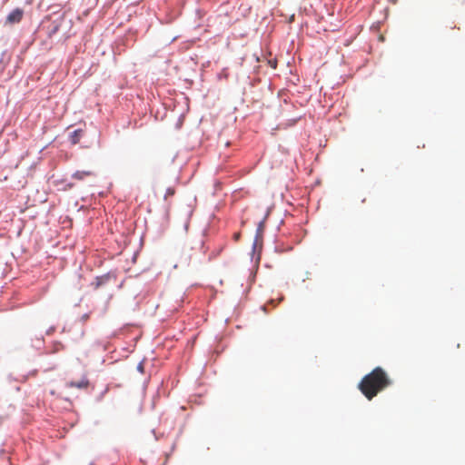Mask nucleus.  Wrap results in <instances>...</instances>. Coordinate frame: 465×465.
<instances>
[{"mask_svg": "<svg viewBox=\"0 0 465 465\" xmlns=\"http://www.w3.org/2000/svg\"><path fill=\"white\" fill-rule=\"evenodd\" d=\"M84 134V130L82 128H77L72 131L68 135V140L72 144H77L80 142Z\"/></svg>", "mask_w": 465, "mask_h": 465, "instance_id": "nucleus-7", "label": "nucleus"}, {"mask_svg": "<svg viewBox=\"0 0 465 465\" xmlns=\"http://www.w3.org/2000/svg\"><path fill=\"white\" fill-rule=\"evenodd\" d=\"M88 465H94V462L91 461Z\"/></svg>", "mask_w": 465, "mask_h": 465, "instance_id": "nucleus-31", "label": "nucleus"}, {"mask_svg": "<svg viewBox=\"0 0 465 465\" xmlns=\"http://www.w3.org/2000/svg\"><path fill=\"white\" fill-rule=\"evenodd\" d=\"M192 214H193V211L191 210V211L188 212V216L191 217Z\"/></svg>", "mask_w": 465, "mask_h": 465, "instance_id": "nucleus-29", "label": "nucleus"}, {"mask_svg": "<svg viewBox=\"0 0 465 465\" xmlns=\"http://www.w3.org/2000/svg\"><path fill=\"white\" fill-rule=\"evenodd\" d=\"M71 26L72 21L66 19L64 15H60L54 19L49 18L43 21L40 25V30L45 33L48 40H51L60 31H64V35H66Z\"/></svg>", "mask_w": 465, "mask_h": 465, "instance_id": "nucleus-2", "label": "nucleus"}, {"mask_svg": "<svg viewBox=\"0 0 465 465\" xmlns=\"http://www.w3.org/2000/svg\"><path fill=\"white\" fill-rule=\"evenodd\" d=\"M203 122V115H202L199 119V123L202 124Z\"/></svg>", "mask_w": 465, "mask_h": 465, "instance_id": "nucleus-28", "label": "nucleus"}, {"mask_svg": "<svg viewBox=\"0 0 465 465\" xmlns=\"http://www.w3.org/2000/svg\"><path fill=\"white\" fill-rule=\"evenodd\" d=\"M84 335V330H82V331H81V336L83 337Z\"/></svg>", "mask_w": 465, "mask_h": 465, "instance_id": "nucleus-30", "label": "nucleus"}, {"mask_svg": "<svg viewBox=\"0 0 465 465\" xmlns=\"http://www.w3.org/2000/svg\"><path fill=\"white\" fill-rule=\"evenodd\" d=\"M56 330V327L54 325H52L50 326L46 331H45V334L50 336L52 335Z\"/></svg>", "mask_w": 465, "mask_h": 465, "instance_id": "nucleus-18", "label": "nucleus"}, {"mask_svg": "<svg viewBox=\"0 0 465 465\" xmlns=\"http://www.w3.org/2000/svg\"><path fill=\"white\" fill-rule=\"evenodd\" d=\"M55 183H56V184H62L63 186L61 189L64 191L70 190L74 185V183L67 182V180H65V179L57 180Z\"/></svg>", "mask_w": 465, "mask_h": 465, "instance_id": "nucleus-13", "label": "nucleus"}, {"mask_svg": "<svg viewBox=\"0 0 465 465\" xmlns=\"http://www.w3.org/2000/svg\"><path fill=\"white\" fill-rule=\"evenodd\" d=\"M203 57L202 51L193 52L191 54V59L195 60V64H199V76L201 81H203V63H200V59Z\"/></svg>", "mask_w": 465, "mask_h": 465, "instance_id": "nucleus-6", "label": "nucleus"}, {"mask_svg": "<svg viewBox=\"0 0 465 465\" xmlns=\"http://www.w3.org/2000/svg\"><path fill=\"white\" fill-rule=\"evenodd\" d=\"M94 175V173L91 171H75L72 174V178L75 180H84L86 176Z\"/></svg>", "mask_w": 465, "mask_h": 465, "instance_id": "nucleus-10", "label": "nucleus"}, {"mask_svg": "<svg viewBox=\"0 0 465 465\" xmlns=\"http://www.w3.org/2000/svg\"><path fill=\"white\" fill-rule=\"evenodd\" d=\"M174 193H175V189L173 187H168L166 189L164 197L166 198L167 196H173V195H174Z\"/></svg>", "mask_w": 465, "mask_h": 465, "instance_id": "nucleus-16", "label": "nucleus"}, {"mask_svg": "<svg viewBox=\"0 0 465 465\" xmlns=\"http://www.w3.org/2000/svg\"><path fill=\"white\" fill-rule=\"evenodd\" d=\"M45 346V339L44 336L41 335L39 338H35L32 340V347L35 350H41Z\"/></svg>", "mask_w": 465, "mask_h": 465, "instance_id": "nucleus-12", "label": "nucleus"}, {"mask_svg": "<svg viewBox=\"0 0 465 465\" xmlns=\"http://www.w3.org/2000/svg\"><path fill=\"white\" fill-rule=\"evenodd\" d=\"M200 247L203 248V230L202 231V238L200 240Z\"/></svg>", "mask_w": 465, "mask_h": 465, "instance_id": "nucleus-20", "label": "nucleus"}, {"mask_svg": "<svg viewBox=\"0 0 465 465\" xmlns=\"http://www.w3.org/2000/svg\"><path fill=\"white\" fill-rule=\"evenodd\" d=\"M25 11L21 7H15L5 17V25H16L20 23L24 17Z\"/></svg>", "mask_w": 465, "mask_h": 465, "instance_id": "nucleus-5", "label": "nucleus"}, {"mask_svg": "<svg viewBox=\"0 0 465 465\" xmlns=\"http://www.w3.org/2000/svg\"><path fill=\"white\" fill-rule=\"evenodd\" d=\"M90 381L87 379L85 375L83 376V378L78 381H71L67 383V386L70 388H77V389H85L89 385Z\"/></svg>", "mask_w": 465, "mask_h": 465, "instance_id": "nucleus-8", "label": "nucleus"}, {"mask_svg": "<svg viewBox=\"0 0 465 465\" xmlns=\"http://www.w3.org/2000/svg\"><path fill=\"white\" fill-rule=\"evenodd\" d=\"M182 5L173 4H166L165 16L163 18L165 23H172L182 14Z\"/></svg>", "mask_w": 465, "mask_h": 465, "instance_id": "nucleus-4", "label": "nucleus"}, {"mask_svg": "<svg viewBox=\"0 0 465 465\" xmlns=\"http://www.w3.org/2000/svg\"><path fill=\"white\" fill-rule=\"evenodd\" d=\"M391 384V381L387 372L381 367H376L361 379L358 389L371 401Z\"/></svg>", "mask_w": 465, "mask_h": 465, "instance_id": "nucleus-1", "label": "nucleus"}, {"mask_svg": "<svg viewBox=\"0 0 465 465\" xmlns=\"http://www.w3.org/2000/svg\"><path fill=\"white\" fill-rule=\"evenodd\" d=\"M183 114H182V115H180V117H179V119H178V122L176 123V127H177V128H180V127H181L182 123H183Z\"/></svg>", "mask_w": 465, "mask_h": 465, "instance_id": "nucleus-19", "label": "nucleus"}, {"mask_svg": "<svg viewBox=\"0 0 465 465\" xmlns=\"http://www.w3.org/2000/svg\"><path fill=\"white\" fill-rule=\"evenodd\" d=\"M64 348V345L59 341H54L52 342L51 348L48 351H45V354H53L56 353L59 351L63 350Z\"/></svg>", "mask_w": 465, "mask_h": 465, "instance_id": "nucleus-9", "label": "nucleus"}, {"mask_svg": "<svg viewBox=\"0 0 465 465\" xmlns=\"http://www.w3.org/2000/svg\"><path fill=\"white\" fill-rule=\"evenodd\" d=\"M199 39H192L190 42L192 43V45H194L196 44V42L198 41Z\"/></svg>", "mask_w": 465, "mask_h": 465, "instance_id": "nucleus-25", "label": "nucleus"}, {"mask_svg": "<svg viewBox=\"0 0 465 465\" xmlns=\"http://www.w3.org/2000/svg\"><path fill=\"white\" fill-rule=\"evenodd\" d=\"M108 391V388L106 387L105 389H104L100 393L99 395H97L96 397V401H101L103 400V398L104 397V395L107 393Z\"/></svg>", "mask_w": 465, "mask_h": 465, "instance_id": "nucleus-15", "label": "nucleus"}, {"mask_svg": "<svg viewBox=\"0 0 465 465\" xmlns=\"http://www.w3.org/2000/svg\"><path fill=\"white\" fill-rule=\"evenodd\" d=\"M269 64L272 68H276V61H269Z\"/></svg>", "mask_w": 465, "mask_h": 465, "instance_id": "nucleus-21", "label": "nucleus"}, {"mask_svg": "<svg viewBox=\"0 0 465 465\" xmlns=\"http://www.w3.org/2000/svg\"><path fill=\"white\" fill-rule=\"evenodd\" d=\"M90 316H91V312H85L79 318V321L82 322H85L86 321H88L90 319Z\"/></svg>", "mask_w": 465, "mask_h": 465, "instance_id": "nucleus-17", "label": "nucleus"}, {"mask_svg": "<svg viewBox=\"0 0 465 465\" xmlns=\"http://www.w3.org/2000/svg\"><path fill=\"white\" fill-rule=\"evenodd\" d=\"M175 443H173L172 447H171V452H173L174 450H175Z\"/></svg>", "mask_w": 465, "mask_h": 465, "instance_id": "nucleus-24", "label": "nucleus"}, {"mask_svg": "<svg viewBox=\"0 0 465 465\" xmlns=\"http://www.w3.org/2000/svg\"><path fill=\"white\" fill-rule=\"evenodd\" d=\"M264 224H265V220H262L259 223L257 230H256L255 242H258L259 241L262 240L264 226H265Z\"/></svg>", "mask_w": 465, "mask_h": 465, "instance_id": "nucleus-11", "label": "nucleus"}, {"mask_svg": "<svg viewBox=\"0 0 465 465\" xmlns=\"http://www.w3.org/2000/svg\"><path fill=\"white\" fill-rule=\"evenodd\" d=\"M143 362H144V359L142 360L141 361H139V363L137 364L136 366V370L138 372H140L141 374H143L144 373V366H143Z\"/></svg>", "mask_w": 465, "mask_h": 465, "instance_id": "nucleus-14", "label": "nucleus"}, {"mask_svg": "<svg viewBox=\"0 0 465 465\" xmlns=\"http://www.w3.org/2000/svg\"><path fill=\"white\" fill-rule=\"evenodd\" d=\"M152 433L154 435L155 440H158V436L156 435V432H155L154 429L152 430Z\"/></svg>", "mask_w": 465, "mask_h": 465, "instance_id": "nucleus-23", "label": "nucleus"}, {"mask_svg": "<svg viewBox=\"0 0 465 465\" xmlns=\"http://www.w3.org/2000/svg\"><path fill=\"white\" fill-rule=\"evenodd\" d=\"M201 12H202V11H201V9H200V8L196 9V13H197V15H201Z\"/></svg>", "mask_w": 465, "mask_h": 465, "instance_id": "nucleus-27", "label": "nucleus"}, {"mask_svg": "<svg viewBox=\"0 0 465 465\" xmlns=\"http://www.w3.org/2000/svg\"><path fill=\"white\" fill-rule=\"evenodd\" d=\"M111 281H113V282L116 281L115 272L110 271L104 274L96 276L94 278V281L91 283V286H93L94 289H98V288H101V287L106 285Z\"/></svg>", "mask_w": 465, "mask_h": 465, "instance_id": "nucleus-3", "label": "nucleus"}, {"mask_svg": "<svg viewBox=\"0 0 465 465\" xmlns=\"http://www.w3.org/2000/svg\"><path fill=\"white\" fill-rule=\"evenodd\" d=\"M203 141V132L202 133V136L200 138V144H202Z\"/></svg>", "mask_w": 465, "mask_h": 465, "instance_id": "nucleus-26", "label": "nucleus"}, {"mask_svg": "<svg viewBox=\"0 0 465 465\" xmlns=\"http://www.w3.org/2000/svg\"><path fill=\"white\" fill-rule=\"evenodd\" d=\"M184 227V230L187 231L188 230V227H189V222H186L183 225Z\"/></svg>", "mask_w": 465, "mask_h": 465, "instance_id": "nucleus-22", "label": "nucleus"}]
</instances>
